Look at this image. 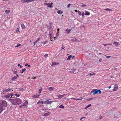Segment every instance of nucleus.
I'll use <instances>...</instances> for the list:
<instances>
[{"label": "nucleus", "instance_id": "53", "mask_svg": "<svg viewBox=\"0 0 121 121\" xmlns=\"http://www.w3.org/2000/svg\"><path fill=\"white\" fill-rule=\"evenodd\" d=\"M13 73L14 74H16L17 73V72L16 71H13Z\"/></svg>", "mask_w": 121, "mask_h": 121}, {"label": "nucleus", "instance_id": "56", "mask_svg": "<svg viewBox=\"0 0 121 121\" xmlns=\"http://www.w3.org/2000/svg\"><path fill=\"white\" fill-rule=\"evenodd\" d=\"M84 14H85L84 13V12H83L82 13V17H83L84 16Z\"/></svg>", "mask_w": 121, "mask_h": 121}, {"label": "nucleus", "instance_id": "8", "mask_svg": "<svg viewBox=\"0 0 121 121\" xmlns=\"http://www.w3.org/2000/svg\"><path fill=\"white\" fill-rule=\"evenodd\" d=\"M50 100V99H46V101H44V103L45 104H49L50 103V102L49 101H48L49 100Z\"/></svg>", "mask_w": 121, "mask_h": 121}, {"label": "nucleus", "instance_id": "4", "mask_svg": "<svg viewBox=\"0 0 121 121\" xmlns=\"http://www.w3.org/2000/svg\"><path fill=\"white\" fill-rule=\"evenodd\" d=\"M44 4L47 5V7L49 8H52V6L53 3H51V4L49 3H44Z\"/></svg>", "mask_w": 121, "mask_h": 121}, {"label": "nucleus", "instance_id": "41", "mask_svg": "<svg viewBox=\"0 0 121 121\" xmlns=\"http://www.w3.org/2000/svg\"><path fill=\"white\" fill-rule=\"evenodd\" d=\"M18 97L20 95L19 94H15L14 95Z\"/></svg>", "mask_w": 121, "mask_h": 121}, {"label": "nucleus", "instance_id": "36", "mask_svg": "<svg viewBox=\"0 0 121 121\" xmlns=\"http://www.w3.org/2000/svg\"><path fill=\"white\" fill-rule=\"evenodd\" d=\"M59 108H64V106L63 105H60L59 106Z\"/></svg>", "mask_w": 121, "mask_h": 121}, {"label": "nucleus", "instance_id": "52", "mask_svg": "<svg viewBox=\"0 0 121 121\" xmlns=\"http://www.w3.org/2000/svg\"><path fill=\"white\" fill-rule=\"evenodd\" d=\"M118 86H117V87H116V86H115L114 87V89H118Z\"/></svg>", "mask_w": 121, "mask_h": 121}, {"label": "nucleus", "instance_id": "14", "mask_svg": "<svg viewBox=\"0 0 121 121\" xmlns=\"http://www.w3.org/2000/svg\"><path fill=\"white\" fill-rule=\"evenodd\" d=\"M57 12L58 14H61L63 13V12L62 11H61L60 10H59L57 11Z\"/></svg>", "mask_w": 121, "mask_h": 121}, {"label": "nucleus", "instance_id": "44", "mask_svg": "<svg viewBox=\"0 0 121 121\" xmlns=\"http://www.w3.org/2000/svg\"><path fill=\"white\" fill-rule=\"evenodd\" d=\"M95 73H90L89 74V75L90 76H92L93 75H95Z\"/></svg>", "mask_w": 121, "mask_h": 121}, {"label": "nucleus", "instance_id": "64", "mask_svg": "<svg viewBox=\"0 0 121 121\" xmlns=\"http://www.w3.org/2000/svg\"><path fill=\"white\" fill-rule=\"evenodd\" d=\"M52 102V101H51L50 102V103H49V104H51Z\"/></svg>", "mask_w": 121, "mask_h": 121}, {"label": "nucleus", "instance_id": "63", "mask_svg": "<svg viewBox=\"0 0 121 121\" xmlns=\"http://www.w3.org/2000/svg\"><path fill=\"white\" fill-rule=\"evenodd\" d=\"M112 44H111V43L108 44V45H111Z\"/></svg>", "mask_w": 121, "mask_h": 121}, {"label": "nucleus", "instance_id": "38", "mask_svg": "<svg viewBox=\"0 0 121 121\" xmlns=\"http://www.w3.org/2000/svg\"><path fill=\"white\" fill-rule=\"evenodd\" d=\"M40 39H41L40 38H39L38 39H37V40H36L35 42H36V43H37V42H38V41H39V40Z\"/></svg>", "mask_w": 121, "mask_h": 121}, {"label": "nucleus", "instance_id": "39", "mask_svg": "<svg viewBox=\"0 0 121 121\" xmlns=\"http://www.w3.org/2000/svg\"><path fill=\"white\" fill-rule=\"evenodd\" d=\"M16 31L17 32H20V31L19 30V29L18 28H17L16 30Z\"/></svg>", "mask_w": 121, "mask_h": 121}, {"label": "nucleus", "instance_id": "18", "mask_svg": "<svg viewBox=\"0 0 121 121\" xmlns=\"http://www.w3.org/2000/svg\"><path fill=\"white\" fill-rule=\"evenodd\" d=\"M50 114V112H48L47 113H44V114L43 116H46L48 115H49Z\"/></svg>", "mask_w": 121, "mask_h": 121}, {"label": "nucleus", "instance_id": "7", "mask_svg": "<svg viewBox=\"0 0 121 121\" xmlns=\"http://www.w3.org/2000/svg\"><path fill=\"white\" fill-rule=\"evenodd\" d=\"M52 64H51V66H53L54 65H58L59 63H57V62H52Z\"/></svg>", "mask_w": 121, "mask_h": 121}, {"label": "nucleus", "instance_id": "43", "mask_svg": "<svg viewBox=\"0 0 121 121\" xmlns=\"http://www.w3.org/2000/svg\"><path fill=\"white\" fill-rule=\"evenodd\" d=\"M21 45L20 44H18L17 45L15 46V47H16L17 48V47H18L19 46H21Z\"/></svg>", "mask_w": 121, "mask_h": 121}, {"label": "nucleus", "instance_id": "6", "mask_svg": "<svg viewBox=\"0 0 121 121\" xmlns=\"http://www.w3.org/2000/svg\"><path fill=\"white\" fill-rule=\"evenodd\" d=\"M53 33V30L52 29H51L49 31V34H48L49 36L52 35Z\"/></svg>", "mask_w": 121, "mask_h": 121}, {"label": "nucleus", "instance_id": "15", "mask_svg": "<svg viewBox=\"0 0 121 121\" xmlns=\"http://www.w3.org/2000/svg\"><path fill=\"white\" fill-rule=\"evenodd\" d=\"M40 95H33V96L32 97L33 98H38L39 97V96Z\"/></svg>", "mask_w": 121, "mask_h": 121}, {"label": "nucleus", "instance_id": "12", "mask_svg": "<svg viewBox=\"0 0 121 121\" xmlns=\"http://www.w3.org/2000/svg\"><path fill=\"white\" fill-rule=\"evenodd\" d=\"M25 102L23 103V104L24 106H26L28 104V102L26 100H25Z\"/></svg>", "mask_w": 121, "mask_h": 121}, {"label": "nucleus", "instance_id": "16", "mask_svg": "<svg viewBox=\"0 0 121 121\" xmlns=\"http://www.w3.org/2000/svg\"><path fill=\"white\" fill-rule=\"evenodd\" d=\"M41 103L42 104H43L44 103L43 101H39L37 103V104H40Z\"/></svg>", "mask_w": 121, "mask_h": 121}, {"label": "nucleus", "instance_id": "50", "mask_svg": "<svg viewBox=\"0 0 121 121\" xmlns=\"http://www.w3.org/2000/svg\"><path fill=\"white\" fill-rule=\"evenodd\" d=\"M71 4H68V5H67V8H69V7L70 5H71Z\"/></svg>", "mask_w": 121, "mask_h": 121}, {"label": "nucleus", "instance_id": "32", "mask_svg": "<svg viewBox=\"0 0 121 121\" xmlns=\"http://www.w3.org/2000/svg\"><path fill=\"white\" fill-rule=\"evenodd\" d=\"M63 97V95H59L58 96V97L60 99L61 98Z\"/></svg>", "mask_w": 121, "mask_h": 121}, {"label": "nucleus", "instance_id": "31", "mask_svg": "<svg viewBox=\"0 0 121 121\" xmlns=\"http://www.w3.org/2000/svg\"><path fill=\"white\" fill-rule=\"evenodd\" d=\"M42 90V88L41 87L40 88V89H39V91H38V93H40Z\"/></svg>", "mask_w": 121, "mask_h": 121}, {"label": "nucleus", "instance_id": "49", "mask_svg": "<svg viewBox=\"0 0 121 121\" xmlns=\"http://www.w3.org/2000/svg\"><path fill=\"white\" fill-rule=\"evenodd\" d=\"M98 92H99V94H100L101 92V91L99 90H98Z\"/></svg>", "mask_w": 121, "mask_h": 121}, {"label": "nucleus", "instance_id": "48", "mask_svg": "<svg viewBox=\"0 0 121 121\" xmlns=\"http://www.w3.org/2000/svg\"><path fill=\"white\" fill-rule=\"evenodd\" d=\"M48 54H46L44 55V56L46 57H48Z\"/></svg>", "mask_w": 121, "mask_h": 121}, {"label": "nucleus", "instance_id": "54", "mask_svg": "<svg viewBox=\"0 0 121 121\" xmlns=\"http://www.w3.org/2000/svg\"><path fill=\"white\" fill-rule=\"evenodd\" d=\"M106 57L107 58H110L111 57V56H106Z\"/></svg>", "mask_w": 121, "mask_h": 121}, {"label": "nucleus", "instance_id": "34", "mask_svg": "<svg viewBox=\"0 0 121 121\" xmlns=\"http://www.w3.org/2000/svg\"><path fill=\"white\" fill-rule=\"evenodd\" d=\"M21 2L22 3H26V0H21Z\"/></svg>", "mask_w": 121, "mask_h": 121}, {"label": "nucleus", "instance_id": "47", "mask_svg": "<svg viewBox=\"0 0 121 121\" xmlns=\"http://www.w3.org/2000/svg\"><path fill=\"white\" fill-rule=\"evenodd\" d=\"M93 99V98H89L87 100H92V99Z\"/></svg>", "mask_w": 121, "mask_h": 121}, {"label": "nucleus", "instance_id": "21", "mask_svg": "<svg viewBox=\"0 0 121 121\" xmlns=\"http://www.w3.org/2000/svg\"><path fill=\"white\" fill-rule=\"evenodd\" d=\"M17 78V77L16 76H15L14 77H12V78H11V80H13L14 79H16Z\"/></svg>", "mask_w": 121, "mask_h": 121}, {"label": "nucleus", "instance_id": "37", "mask_svg": "<svg viewBox=\"0 0 121 121\" xmlns=\"http://www.w3.org/2000/svg\"><path fill=\"white\" fill-rule=\"evenodd\" d=\"M78 14L79 15H81V12L80 11H79V10H78Z\"/></svg>", "mask_w": 121, "mask_h": 121}, {"label": "nucleus", "instance_id": "28", "mask_svg": "<svg viewBox=\"0 0 121 121\" xmlns=\"http://www.w3.org/2000/svg\"><path fill=\"white\" fill-rule=\"evenodd\" d=\"M95 92L93 94V95H94L95 94H97L98 93V90H97V89H95Z\"/></svg>", "mask_w": 121, "mask_h": 121}, {"label": "nucleus", "instance_id": "33", "mask_svg": "<svg viewBox=\"0 0 121 121\" xmlns=\"http://www.w3.org/2000/svg\"><path fill=\"white\" fill-rule=\"evenodd\" d=\"M104 10L106 11H108V10H109V11H112V10L111 9H109L108 8H107L106 9H104Z\"/></svg>", "mask_w": 121, "mask_h": 121}, {"label": "nucleus", "instance_id": "23", "mask_svg": "<svg viewBox=\"0 0 121 121\" xmlns=\"http://www.w3.org/2000/svg\"><path fill=\"white\" fill-rule=\"evenodd\" d=\"M48 89H49V90L51 91L53 90L54 89L53 87H49L48 88Z\"/></svg>", "mask_w": 121, "mask_h": 121}, {"label": "nucleus", "instance_id": "2", "mask_svg": "<svg viewBox=\"0 0 121 121\" xmlns=\"http://www.w3.org/2000/svg\"><path fill=\"white\" fill-rule=\"evenodd\" d=\"M2 102L0 101V113H1L4 109L3 108V105L1 103Z\"/></svg>", "mask_w": 121, "mask_h": 121}, {"label": "nucleus", "instance_id": "17", "mask_svg": "<svg viewBox=\"0 0 121 121\" xmlns=\"http://www.w3.org/2000/svg\"><path fill=\"white\" fill-rule=\"evenodd\" d=\"M90 14V13L88 11H86L85 12V15H89Z\"/></svg>", "mask_w": 121, "mask_h": 121}, {"label": "nucleus", "instance_id": "40", "mask_svg": "<svg viewBox=\"0 0 121 121\" xmlns=\"http://www.w3.org/2000/svg\"><path fill=\"white\" fill-rule=\"evenodd\" d=\"M72 56L71 55H69L68 57V58L67 59L68 60H70V58H71V57H72Z\"/></svg>", "mask_w": 121, "mask_h": 121}, {"label": "nucleus", "instance_id": "25", "mask_svg": "<svg viewBox=\"0 0 121 121\" xmlns=\"http://www.w3.org/2000/svg\"><path fill=\"white\" fill-rule=\"evenodd\" d=\"M34 0H26V2L29 3L33 1H34Z\"/></svg>", "mask_w": 121, "mask_h": 121}, {"label": "nucleus", "instance_id": "22", "mask_svg": "<svg viewBox=\"0 0 121 121\" xmlns=\"http://www.w3.org/2000/svg\"><path fill=\"white\" fill-rule=\"evenodd\" d=\"M71 41H78V40L77 39H76V38H74L73 39H71Z\"/></svg>", "mask_w": 121, "mask_h": 121}, {"label": "nucleus", "instance_id": "11", "mask_svg": "<svg viewBox=\"0 0 121 121\" xmlns=\"http://www.w3.org/2000/svg\"><path fill=\"white\" fill-rule=\"evenodd\" d=\"M10 94H8V95H5L4 96V97L5 98H8L10 97Z\"/></svg>", "mask_w": 121, "mask_h": 121}, {"label": "nucleus", "instance_id": "19", "mask_svg": "<svg viewBox=\"0 0 121 121\" xmlns=\"http://www.w3.org/2000/svg\"><path fill=\"white\" fill-rule=\"evenodd\" d=\"M21 26L23 29H25V26L23 24H21Z\"/></svg>", "mask_w": 121, "mask_h": 121}, {"label": "nucleus", "instance_id": "5", "mask_svg": "<svg viewBox=\"0 0 121 121\" xmlns=\"http://www.w3.org/2000/svg\"><path fill=\"white\" fill-rule=\"evenodd\" d=\"M11 89L9 88L8 89H4L3 90V91L4 92H8L9 91H11Z\"/></svg>", "mask_w": 121, "mask_h": 121}, {"label": "nucleus", "instance_id": "3", "mask_svg": "<svg viewBox=\"0 0 121 121\" xmlns=\"http://www.w3.org/2000/svg\"><path fill=\"white\" fill-rule=\"evenodd\" d=\"M0 101L2 102L1 103L3 105V107L4 106L5 107H6L7 106V102L6 101L4 100L3 101Z\"/></svg>", "mask_w": 121, "mask_h": 121}, {"label": "nucleus", "instance_id": "45", "mask_svg": "<svg viewBox=\"0 0 121 121\" xmlns=\"http://www.w3.org/2000/svg\"><path fill=\"white\" fill-rule=\"evenodd\" d=\"M48 42V41H45L43 42V44H46Z\"/></svg>", "mask_w": 121, "mask_h": 121}, {"label": "nucleus", "instance_id": "61", "mask_svg": "<svg viewBox=\"0 0 121 121\" xmlns=\"http://www.w3.org/2000/svg\"><path fill=\"white\" fill-rule=\"evenodd\" d=\"M66 94H64L63 95V97H64V96H65L66 95Z\"/></svg>", "mask_w": 121, "mask_h": 121}, {"label": "nucleus", "instance_id": "60", "mask_svg": "<svg viewBox=\"0 0 121 121\" xmlns=\"http://www.w3.org/2000/svg\"><path fill=\"white\" fill-rule=\"evenodd\" d=\"M85 118V117H82V118H81L80 119V120H82V119H83V118Z\"/></svg>", "mask_w": 121, "mask_h": 121}, {"label": "nucleus", "instance_id": "46", "mask_svg": "<svg viewBox=\"0 0 121 121\" xmlns=\"http://www.w3.org/2000/svg\"><path fill=\"white\" fill-rule=\"evenodd\" d=\"M9 94H10V96H11V97H12V98H13V96L14 95H13V93H9Z\"/></svg>", "mask_w": 121, "mask_h": 121}, {"label": "nucleus", "instance_id": "26", "mask_svg": "<svg viewBox=\"0 0 121 121\" xmlns=\"http://www.w3.org/2000/svg\"><path fill=\"white\" fill-rule=\"evenodd\" d=\"M81 99H78V98H73V99L76 100H82V97H81Z\"/></svg>", "mask_w": 121, "mask_h": 121}, {"label": "nucleus", "instance_id": "57", "mask_svg": "<svg viewBox=\"0 0 121 121\" xmlns=\"http://www.w3.org/2000/svg\"><path fill=\"white\" fill-rule=\"evenodd\" d=\"M117 89H114V88L112 90L114 91H115L117 90Z\"/></svg>", "mask_w": 121, "mask_h": 121}, {"label": "nucleus", "instance_id": "20", "mask_svg": "<svg viewBox=\"0 0 121 121\" xmlns=\"http://www.w3.org/2000/svg\"><path fill=\"white\" fill-rule=\"evenodd\" d=\"M80 6L82 7H85L86 6V5L84 4H81Z\"/></svg>", "mask_w": 121, "mask_h": 121}, {"label": "nucleus", "instance_id": "29", "mask_svg": "<svg viewBox=\"0 0 121 121\" xmlns=\"http://www.w3.org/2000/svg\"><path fill=\"white\" fill-rule=\"evenodd\" d=\"M26 69L25 68H24L22 70V71H21V72L22 73H23L24 72L26 71Z\"/></svg>", "mask_w": 121, "mask_h": 121}, {"label": "nucleus", "instance_id": "27", "mask_svg": "<svg viewBox=\"0 0 121 121\" xmlns=\"http://www.w3.org/2000/svg\"><path fill=\"white\" fill-rule=\"evenodd\" d=\"M10 12V10H6L5 11V13L7 14L9 13Z\"/></svg>", "mask_w": 121, "mask_h": 121}, {"label": "nucleus", "instance_id": "55", "mask_svg": "<svg viewBox=\"0 0 121 121\" xmlns=\"http://www.w3.org/2000/svg\"><path fill=\"white\" fill-rule=\"evenodd\" d=\"M65 48V47L64 46L62 45L61 47V48L62 49H64Z\"/></svg>", "mask_w": 121, "mask_h": 121}, {"label": "nucleus", "instance_id": "30", "mask_svg": "<svg viewBox=\"0 0 121 121\" xmlns=\"http://www.w3.org/2000/svg\"><path fill=\"white\" fill-rule=\"evenodd\" d=\"M59 32H57L56 34V38H57L58 36L59 35Z\"/></svg>", "mask_w": 121, "mask_h": 121}, {"label": "nucleus", "instance_id": "9", "mask_svg": "<svg viewBox=\"0 0 121 121\" xmlns=\"http://www.w3.org/2000/svg\"><path fill=\"white\" fill-rule=\"evenodd\" d=\"M113 43L116 47L119 44V43L117 42H114Z\"/></svg>", "mask_w": 121, "mask_h": 121}, {"label": "nucleus", "instance_id": "51", "mask_svg": "<svg viewBox=\"0 0 121 121\" xmlns=\"http://www.w3.org/2000/svg\"><path fill=\"white\" fill-rule=\"evenodd\" d=\"M24 106L23 105H21V106H20V107L19 108H23Z\"/></svg>", "mask_w": 121, "mask_h": 121}, {"label": "nucleus", "instance_id": "24", "mask_svg": "<svg viewBox=\"0 0 121 121\" xmlns=\"http://www.w3.org/2000/svg\"><path fill=\"white\" fill-rule=\"evenodd\" d=\"M91 104H90L88 105L86 107H85V109H86L87 108H88L89 107L91 106Z\"/></svg>", "mask_w": 121, "mask_h": 121}, {"label": "nucleus", "instance_id": "1", "mask_svg": "<svg viewBox=\"0 0 121 121\" xmlns=\"http://www.w3.org/2000/svg\"><path fill=\"white\" fill-rule=\"evenodd\" d=\"M8 101L12 104L13 105H19L22 103L21 100L17 98L10 97Z\"/></svg>", "mask_w": 121, "mask_h": 121}, {"label": "nucleus", "instance_id": "62", "mask_svg": "<svg viewBox=\"0 0 121 121\" xmlns=\"http://www.w3.org/2000/svg\"><path fill=\"white\" fill-rule=\"evenodd\" d=\"M36 43H36V42H34L33 43H34V45H35V44H36Z\"/></svg>", "mask_w": 121, "mask_h": 121}, {"label": "nucleus", "instance_id": "13", "mask_svg": "<svg viewBox=\"0 0 121 121\" xmlns=\"http://www.w3.org/2000/svg\"><path fill=\"white\" fill-rule=\"evenodd\" d=\"M79 71V70L78 69H75L73 70V73H74L75 74L78 73Z\"/></svg>", "mask_w": 121, "mask_h": 121}, {"label": "nucleus", "instance_id": "35", "mask_svg": "<svg viewBox=\"0 0 121 121\" xmlns=\"http://www.w3.org/2000/svg\"><path fill=\"white\" fill-rule=\"evenodd\" d=\"M49 37H50V40L51 41H52V38H53V37L52 36V35H51V36H49Z\"/></svg>", "mask_w": 121, "mask_h": 121}, {"label": "nucleus", "instance_id": "59", "mask_svg": "<svg viewBox=\"0 0 121 121\" xmlns=\"http://www.w3.org/2000/svg\"><path fill=\"white\" fill-rule=\"evenodd\" d=\"M99 62H101L102 61V59H100L99 60Z\"/></svg>", "mask_w": 121, "mask_h": 121}, {"label": "nucleus", "instance_id": "42", "mask_svg": "<svg viewBox=\"0 0 121 121\" xmlns=\"http://www.w3.org/2000/svg\"><path fill=\"white\" fill-rule=\"evenodd\" d=\"M73 69H71L69 71L70 73L73 72Z\"/></svg>", "mask_w": 121, "mask_h": 121}, {"label": "nucleus", "instance_id": "10", "mask_svg": "<svg viewBox=\"0 0 121 121\" xmlns=\"http://www.w3.org/2000/svg\"><path fill=\"white\" fill-rule=\"evenodd\" d=\"M71 29H69L67 28L66 29V30L65 31V33H69L71 30Z\"/></svg>", "mask_w": 121, "mask_h": 121}, {"label": "nucleus", "instance_id": "58", "mask_svg": "<svg viewBox=\"0 0 121 121\" xmlns=\"http://www.w3.org/2000/svg\"><path fill=\"white\" fill-rule=\"evenodd\" d=\"M103 45H104V46H106L107 45H108V44H103Z\"/></svg>", "mask_w": 121, "mask_h": 121}]
</instances>
